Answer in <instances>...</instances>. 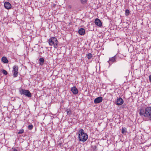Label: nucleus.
I'll return each mask as SVG.
<instances>
[{"instance_id":"f257e3e1","label":"nucleus","mask_w":151,"mask_h":151,"mask_svg":"<svg viewBox=\"0 0 151 151\" xmlns=\"http://www.w3.org/2000/svg\"><path fill=\"white\" fill-rule=\"evenodd\" d=\"M139 112L140 116L148 118L151 115V107H147L145 109L141 108L139 109Z\"/></svg>"},{"instance_id":"f03ea898","label":"nucleus","mask_w":151,"mask_h":151,"mask_svg":"<svg viewBox=\"0 0 151 151\" xmlns=\"http://www.w3.org/2000/svg\"><path fill=\"white\" fill-rule=\"evenodd\" d=\"M78 139L79 141L85 142L87 140L88 136L83 129H80L78 132Z\"/></svg>"},{"instance_id":"7ed1b4c3","label":"nucleus","mask_w":151,"mask_h":151,"mask_svg":"<svg viewBox=\"0 0 151 151\" xmlns=\"http://www.w3.org/2000/svg\"><path fill=\"white\" fill-rule=\"evenodd\" d=\"M48 43L50 46H53L55 48H57L58 46V42L55 37H50L48 40Z\"/></svg>"},{"instance_id":"20e7f679","label":"nucleus","mask_w":151,"mask_h":151,"mask_svg":"<svg viewBox=\"0 0 151 151\" xmlns=\"http://www.w3.org/2000/svg\"><path fill=\"white\" fill-rule=\"evenodd\" d=\"M19 92L21 95H25L28 98H30L32 96V94L28 90L22 88L19 90Z\"/></svg>"},{"instance_id":"39448f33","label":"nucleus","mask_w":151,"mask_h":151,"mask_svg":"<svg viewBox=\"0 0 151 151\" xmlns=\"http://www.w3.org/2000/svg\"><path fill=\"white\" fill-rule=\"evenodd\" d=\"M119 56V54H117L114 56L109 58V60L107 62L109 63V65H111L113 63H115L117 61L116 59Z\"/></svg>"},{"instance_id":"423d86ee","label":"nucleus","mask_w":151,"mask_h":151,"mask_svg":"<svg viewBox=\"0 0 151 151\" xmlns=\"http://www.w3.org/2000/svg\"><path fill=\"white\" fill-rule=\"evenodd\" d=\"M18 69V67L16 65H15L13 67V76L14 77H16L17 76Z\"/></svg>"},{"instance_id":"0eeeda50","label":"nucleus","mask_w":151,"mask_h":151,"mask_svg":"<svg viewBox=\"0 0 151 151\" xmlns=\"http://www.w3.org/2000/svg\"><path fill=\"white\" fill-rule=\"evenodd\" d=\"M102 100V98L101 96H99L96 98L94 99V103L95 104H98L101 102Z\"/></svg>"},{"instance_id":"6e6552de","label":"nucleus","mask_w":151,"mask_h":151,"mask_svg":"<svg viewBox=\"0 0 151 151\" xmlns=\"http://www.w3.org/2000/svg\"><path fill=\"white\" fill-rule=\"evenodd\" d=\"M95 23L96 25L99 27H101L102 25L101 22L100 20L98 18H96L95 19Z\"/></svg>"},{"instance_id":"1a4fd4ad","label":"nucleus","mask_w":151,"mask_h":151,"mask_svg":"<svg viewBox=\"0 0 151 151\" xmlns=\"http://www.w3.org/2000/svg\"><path fill=\"white\" fill-rule=\"evenodd\" d=\"M71 90L73 93L74 95L77 94L78 93V90L75 86L72 87Z\"/></svg>"},{"instance_id":"9d476101","label":"nucleus","mask_w":151,"mask_h":151,"mask_svg":"<svg viewBox=\"0 0 151 151\" xmlns=\"http://www.w3.org/2000/svg\"><path fill=\"white\" fill-rule=\"evenodd\" d=\"M124 103V101L121 98L117 99L116 104L117 105H122Z\"/></svg>"},{"instance_id":"9b49d317","label":"nucleus","mask_w":151,"mask_h":151,"mask_svg":"<svg viewBox=\"0 0 151 151\" xmlns=\"http://www.w3.org/2000/svg\"><path fill=\"white\" fill-rule=\"evenodd\" d=\"M4 6L5 8L8 9L11 8L12 6L11 4L9 2H6L4 3Z\"/></svg>"},{"instance_id":"f8f14e48","label":"nucleus","mask_w":151,"mask_h":151,"mask_svg":"<svg viewBox=\"0 0 151 151\" xmlns=\"http://www.w3.org/2000/svg\"><path fill=\"white\" fill-rule=\"evenodd\" d=\"M78 33L80 35H83L85 33V29L83 28H81L78 30Z\"/></svg>"},{"instance_id":"ddd939ff","label":"nucleus","mask_w":151,"mask_h":151,"mask_svg":"<svg viewBox=\"0 0 151 151\" xmlns=\"http://www.w3.org/2000/svg\"><path fill=\"white\" fill-rule=\"evenodd\" d=\"M1 61L4 63H8V60L5 57H3L1 58Z\"/></svg>"},{"instance_id":"4468645a","label":"nucleus","mask_w":151,"mask_h":151,"mask_svg":"<svg viewBox=\"0 0 151 151\" xmlns=\"http://www.w3.org/2000/svg\"><path fill=\"white\" fill-rule=\"evenodd\" d=\"M45 62V60L43 58H40L39 60V64L41 65H42Z\"/></svg>"},{"instance_id":"2eb2a0df","label":"nucleus","mask_w":151,"mask_h":151,"mask_svg":"<svg viewBox=\"0 0 151 151\" xmlns=\"http://www.w3.org/2000/svg\"><path fill=\"white\" fill-rule=\"evenodd\" d=\"M86 55L87 58L89 60L91 59L93 57V55L91 53H88V54H86Z\"/></svg>"},{"instance_id":"dca6fc26","label":"nucleus","mask_w":151,"mask_h":151,"mask_svg":"<svg viewBox=\"0 0 151 151\" xmlns=\"http://www.w3.org/2000/svg\"><path fill=\"white\" fill-rule=\"evenodd\" d=\"M127 132L126 129L125 127L122 128V133L124 134Z\"/></svg>"},{"instance_id":"f3484780","label":"nucleus","mask_w":151,"mask_h":151,"mask_svg":"<svg viewBox=\"0 0 151 151\" xmlns=\"http://www.w3.org/2000/svg\"><path fill=\"white\" fill-rule=\"evenodd\" d=\"M67 114L70 115L71 114V111L70 109H67L66 111Z\"/></svg>"},{"instance_id":"a211bd4d","label":"nucleus","mask_w":151,"mask_h":151,"mask_svg":"<svg viewBox=\"0 0 151 151\" xmlns=\"http://www.w3.org/2000/svg\"><path fill=\"white\" fill-rule=\"evenodd\" d=\"M125 15L127 16H128L129 14V11L128 9H126L125 11Z\"/></svg>"},{"instance_id":"6ab92c4d","label":"nucleus","mask_w":151,"mask_h":151,"mask_svg":"<svg viewBox=\"0 0 151 151\" xmlns=\"http://www.w3.org/2000/svg\"><path fill=\"white\" fill-rule=\"evenodd\" d=\"M33 128V126L32 124L29 125L28 127V128L29 130H31Z\"/></svg>"},{"instance_id":"aec40b11","label":"nucleus","mask_w":151,"mask_h":151,"mask_svg":"<svg viewBox=\"0 0 151 151\" xmlns=\"http://www.w3.org/2000/svg\"><path fill=\"white\" fill-rule=\"evenodd\" d=\"M24 130L23 129H20V130L18 132V134H20L24 132Z\"/></svg>"},{"instance_id":"412c9836","label":"nucleus","mask_w":151,"mask_h":151,"mask_svg":"<svg viewBox=\"0 0 151 151\" xmlns=\"http://www.w3.org/2000/svg\"><path fill=\"white\" fill-rule=\"evenodd\" d=\"M2 72L3 73V74H4L5 75H6L8 73L5 70H2Z\"/></svg>"},{"instance_id":"4be33fe9","label":"nucleus","mask_w":151,"mask_h":151,"mask_svg":"<svg viewBox=\"0 0 151 151\" xmlns=\"http://www.w3.org/2000/svg\"><path fill=\"white\" fill-rule=\"evenodd\" d=\"M81 3L82 4H84L88 0H80Z\"/></svg>"},{"instance_id":"5701e85b","label":"nucleus","mask_w":151,"mask_h":151,"mask_svg":"<svg viewBox=\"0 0 151 151\" xmlns=\"http://www.w3.org/2000/svg\"><path fill=\"white\" fill-rule=\"evenodd\" d=\"M12 151H18L15 148H12Z\"/></svg>"},{"instance_id":"b1692460","label":"nucleus","mask_w":151,"mask_h":151,"mask_svg":"<svg viewBox=\"0 0 151 151\" xmlns=\"http://www.w3.org/2000/svg\"><path fill=\"white\" fill-rule=\"evenodd\" d=\"M149 80L150 82H151V75L149 76Z\"/></svg>"},{"instance_id":"393cba45","label":"nucleus","mask_w":151,"mask_h":151,"mask_svg":"<svg viewBox=\"0 0 151 151\" xmlns=\"http://www.w3.org/2000/svg\"><path fill=\"white\" fill-rule=\"evenodd\" d=\"M149 120L151 121V115L149 116Z\"/></svg>"}]
</instances>
